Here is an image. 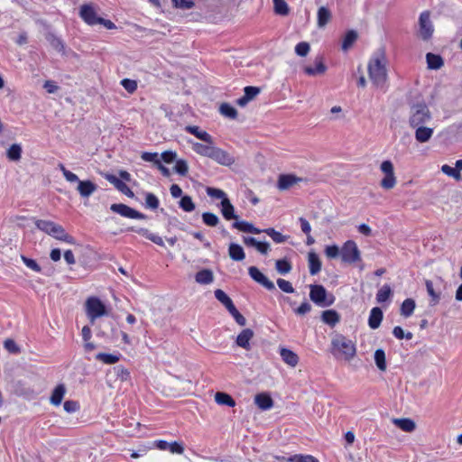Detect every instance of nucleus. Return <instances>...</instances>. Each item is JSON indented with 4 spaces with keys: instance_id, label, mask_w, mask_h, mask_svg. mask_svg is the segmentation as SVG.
Wrapping results in <instances>:
<instances>
[{
    "instance_id": "obj_1",
    "label": "nucleus",
    "mask_w": 462,
    "mask_h": 462,
    "mask_svg": "<svg viewBox=\"0 0 462 462\" xmlns=\"http://www.w3.org/2000/svg\"><path fill=\"white\" fill-rule=\"evenodd\" d=\"M386 58L383 50H379L368 62V75L374 85L383 87L387 79Z\"/></svg>"
},
{
    "instance_id": "obj_2",
    "label": "nucleus",
    "mask_w": 462,
    "mask_h": 462,
    "mask_svg": "<svg viewBox=\"0 0 462 462\" xmlns=\"http://www.w3.org/2000/svg\"><path fill=\"white\" fill-rule=\"evenodd\" d=\"M432 118L428 106L424 102L412 104L410 106L409 125L411 128L421 126L430 122Z\"/></svg>"
},
{
    "instance_id": "obj_3",
    "label": "nucleus",
    "mask_w": 462,
    "mask_h": 462,
    "mask_svg": "<svg viewBox=\"0 0 462 462\" xmlns=\"http://www.w3.org/2000/svg\"><path fill=\"white\" fill-rule=\"evenodd\" d=\"M215 297L217 300H219L229 311L232 317L235 319L236 322L240 326H245L246 319L237 310L235 304L229 296L225 292V291H214Z\"/></svg>"
},
{
    "instance_id": "obj_4",
    "label": "nucleus",
    "mask_w": 462,
    "mask_h": 462,
    "mask_svg": "<svg viewBox=\"0 0 462 462\" xmlns=\"http://www.w3.org/2000/svg\"><path fill=\"white\" fill-rule=\"evenodd\" d=\"M341 260L345 263L352 264L361 261V253L356 243L347 240L341 247Z\"/></svg>"
},
{
    "instance_id": "obj_5",
    "label": "nucleus",
    "mask_w": 462,
    "mask_h": 462,
    "mask_svg": "<svg viewBox=\"0 0 462 462\" xmlns=\"http://www.w3.org/2000/svg\"><path fill=\"white\" fill-rule=\"evenodd\" d=\"M332 346L344 356L346 360H350L356 356L355 344L344 336H339L333 339Z\"/></svg>"
},
{
    "instance_id": "obj_6",
    "label": "nucleus",
    "mask_w": 462,
    "mask_h": 462,
    "mask_svg": "<svg viewBox=\"0 0 462 462\" xmlns=\"http://www.w3.org/2000/svg\"><path fill=\"white\" fill-rule=\"evenodd\" d=\"M87 314L93 322L96 319L107 314L106 305L97 297H90L86 301Z\"/></svg>"
},
{
    "instance_id": "obj_7",
    "label": "nucleus",
    "mask_w": 462,
    "mask_h": 462,
    "mask_svg": "<svg viewBox=\"0 0 462 462\" xmlns=\"http://www.w3.org/2000/svg\"><path fill=\"white\" fill-rule=\"evenodd\" d=\"M380 170L385 174L381 180L380 185L384 189H391L396 184V177L394 176L393 164L391 161H383L381 163Z\"/></svg>"
},
{
    "instance_id": "obj_8",
    "label": "nucleus",
    "mask_w": 462,
    "mask_h": 462,
    "mask_svg": "<svg viewBox=\"0 0 462 462\" xmlns=\"http://www.w3.org/2000/svg\"><path fill=\"white\" fill-rule=\"evenodd\" d=\"M110 210L119 214L122 217L133 219H146L147 216L142 212L132 208L131 207L123 203H115L110 206Z\"/></svg>"
},
{
    "instance_id": "obj_9",
    "label": "nucleus",
    "mask_w": 462,
    "mask_h": 462,
    "mask_svg": "<svg viewBox=\"0 0 462 462\" xmlns=\"http://www.w3.org/2000/svg\"><path fill=\"white\" fill-rule=\"evenodd\" d=\"M310 298L321 308L328 307L335 301V296L328 291H310Z\"/></svg>"
},
{
    "instance_id": "obj_10",
    "label": "nucleus",
    "mask_w": 462,
    "mask_h": 462,
    "mask_svg": "<svg viewBox=\"0 0 462 462\" xmlns=\"http://www.w3.org/2000/svg\"><path fill=\"white\" fill-rule=\"evenodd\" d=\"M420 24V35L424 40L427 41L431 38L433 33V26L430 21V13L423 12L420 14L419 18Z\"/></svg>"
},
{
    "instance_id": "obj_11",
    "label": "nucleus",
    "mask_w": 462,
    "mask_h": 462,
    "mask_svg": "<svg viewBox=\"0 0 462 462\" xmlns=\"http://www.w3.org/2000/svg\"><path fill=\"white\" fill-rule=\"evenodd\" d=\"M102 175L106 180L113 184L115 188L121 193L125 194L128 198L134 197V193L121 179L110 173H103Z\"/></svg>"
},
{
    "instance_id": "obj_12",
    "label": "nucleus",
    "mask_w": 462,
    "mask_h": 462,
    "mask_svg": "<svg viewBox=\"0 0 462 462\" xmlns=\"http://www.w3.org/2000/svg\"><path fill=\"white\" fill-rule=\"evenodd\" d=\"M250 277L266 289H275L273 282H271L257 267L251 266L248 269Z\"/></svg>"
},
{
    "instance_id": "obj_13",
    "label": "nucleus",
    "mask_w": 462,
    "mask_h": 462,
    "mask_svg": "<svg viewBox=\"0 0 462 462\" xmlns=\"http://www.w3.org/2000/svg\"><path fill=\"white\" fill-rule=\"evenodd\" d=\"M210 159L225 166H230L235 162V159L232 155H230L227 152L215 146L213 148Z\"/></svg>"
},
{
    "instance_id": "obj_14",
    "label": "nucleus",
    "mask_w": 462,
    "mask_h": 462,
    "mask_svg": "<svg viewBox=\"0 0 462 462\" xmlns=\"http://www.w3.org/2000/svg\"><path fill=\"white\" fill-rule=\"evenodd\" d=\"M302 180V178L293 174H281L278 179L277 187L280 190H286Z\"/></svg>"
},
{
    "instance_id": "obj_15",
    "label": "nucleus",
    "mask_w": 462,
    "mask_h": 462,
    "mask_svg": "<svg viewBox=\"0 0 462 462\" xmlns=\"http://www.w3.org/2000/svg\"><path fill=\"white\" fill-rule=\"evenodd\" d=\"M315 66H306L303 68L304 73L309 76L322 75L327 71V66L324 63L322 56H317L314 60Z\"/></svg>"
},
{
    "instance_id": "obj_16",
    "label": "nucleus",
    "mask_w": 462,
    "mask_h": 462,
    "mask_svg": "<svg viewBox=\"0 0 462 462\" xmlns=\"http://www.w3.org/2000/svg\"><path fill=\"white\" fill-rule=\"evenodd\" d=\"M51 236L57 240L66 242L69 245L76 244V239L72 236L68 234L66 230L63 228V226L59 224H56L55 227H53Z\"/></svg>"
},
{
    "instance_id": "obj_17",
    "label": "nucleus",
    "mask_w": 462,
    "mask_h": 462,
    "mask_svg": "<svg viewBox=\"0 0 462 462\" xmlns=\"http://www.w3.org/2000/svg\"><path fill=\"white\" fill-rule=\"evenodd\" d=\"M97 189V185L89 180L79 181L77 187V190L82 198H88Z\"/></svg>"
},
{
    "instance_id": "obj_18",
    "label": "nucleus",
    "mask_w": 462,
    "mask_h": 462,
    "mask_svg": "<svg viewBox=\"0 0 462 462\" xmlns=\"http://www.w3.org/2000/svg\"><path fill=\"white\" fill-rule=\"evenodd\" d=\"M80 17L89 25L97 24L98 16L95 12L94 8L90 5H84L80 8Z\"/></svg>"
},
{
    "instance_id": "obj_19",
    "label": "nucleus",
    "mask_w": 462,
    "mask_h": 462,
    "mask_svg": "<svg viewBox=\"0 0 462 462\" xmlns=\"http://www.w3.org/2000/svg\"><path fill=\"white\" fill-rule=\"evenodd\" d=\"M383 318V313L381 308L374 307L371 310L368 318V326L372 329H376L380 327Z\"/></svg>"
},
{
    "instance_id": "obj_20",
    "label": "nucleus",
    "mask_w": 462,
    "mask_h": 462,
    "mask_svg": "<svg viewBox=\"0 0 462 462\" xmlns=\"http://www.w3.org/2000/svg\"><path fill=\"white\" fill-rule=\"evenodd\" d=\"M185 131L187 133H189V134L195 135L197 138H199V140H201L208 144L213 143L212 136L206 131L200 130V128L197 125H187L185 127Z\"/></svg>"
},
{
    "instance_id": "obj_21",
    "label": "nucleus",
    "mask_w": 462,
    "mask_h": 462,
    "mask_svg": "<svg viewBox=\"0 0 462 462\" xmlns=\"http://www.w3.org/2000/svg\"><path fill=\"white\" fill-rule=\"evenodd\" d=\"M254 402L263 411L270 410L273 406V401L269 393H261L255 395Z\"/></svg>"
},
{
    "instance_id": "obj_22",
    "label": "nucleus",
    "mask_w": 462,
    "mask_h": 462,
    "mask_svg": "<svg viewBox=\"0 0 462 462\" xmlns=\"http://www.w3.org/2000/svg\"><path fill=\"white\" fill-rule=\"evenodd\" d=\"M221 214L226 220L238 219V216L235 213V208L229 199H225L220 202Z\"/></svg>"
},
{
    "instance_id": "obj_23",
    "label": "nucleus",
    "mask_w": 462,
    "mask_h": 462,
    "mask_svg": "<svg viewBox=\"0 0 462 462\" xmlns=\"http://www.w3.org/2000/svg\"><path fill=\"white\" fill-rule=\"evenodd\" d=\"M415 131V139L419 143H426L430 140L433 134V128L427 127L424 125L417 126L414 128Z\"/></svg>"
},
{
    "instance_id": "obj_24",
    "label": "nucleus",
    "mask_w": 462,
    "mask_h": 462,
    "mask_svg": "<svg viewBox=\"0 0 462 462\" xmlns=\"http://www.w3.org/2000/svg\"><path fill=\"white\" fill-rule=\"evenodd\" d=\"M254 337V331L251 328L243 329L236 337V344L238 346L245 349L250 348L249 341Z\"/></svg>"
},
{
    "instance_id": "obj_25",
    "label": "nucleus",
    "mask_w": 462,
    "mask_h": 462,
    "mask_svg": "<svg viewBox=\"0 0 462 462\" xmlns=\"http://www.w3.org/2000/svg\"><path fill=\"white\" fill-rule=\"evenodd\" d=\"M127 231L136 232L160 246L164 245L163 240L161 236L151 233L146 228L135 229L134 226H131L127 228Z\"/></svg>"
},
{
    "instance_id": "obj_26",
    "label": "nucleus",
    "mask_w": 462,
    "mask_h": 462,
    "mask_svg": "<svg viewBox=\"0 0 462 462\" xmlns=\"http://www.w3.org/2000/svg\"><path fill=\"white\" fill-rule=\"evenodd\" d=\"M308 263L310 273L316 275L321 270V261L319 255L315 252H310L308 254Z\"/></svg>"
},
{
    "instance_id": "obj_27",
    "label": "nucleus",
    "mask_w": 462,
    "mask_h": 462,
    "mask_svg": "<svg viewBox=\"0 0 462 462\" xmlns=\"http://www.w3.org/2000/svg\"><path fill=\"white\" fill-rule=\"evenodd\" d=\"M281 357L284 363L295 367L299 363V356L291 349L282 347L280 351Z\"/></svg>"
},
{
    "instance_id": "obj_28",
    "label": "nucleus",
    "mask_w": 462,
    "mask_h": 462,
    "mask_svg": "<svg viewBox=\"0 0 462 462\" xmlns=\"http://www.w3.org/2000/svg\"><path fill=\"white\" fill-rule=\"evenodd\" d=\"M393 422L395 426L405 432H412L416 429V424L410 418L393 419Z\"/></svg>"
},
{
    "instance_id": "obj_29",
    "label": "nucleus",
    "mask_w": 462,
    "mask_h": 462,
    "mask_svg": "<svg viewBox=\"0 0 462 462\" xmlns=\"http://www.w3.org/2000/svg\"><path fill=\"white\" fill-rule=\"evenodd\" d=\"M426 61L428 65V69H439L444 65V60L442 57L439 54H434L429 52L426 54Z\"/></svg>"
},
{
    "instance_id": "obj_30",
    "label": "nucleus",
    "mask_w": 462,
    "mask_h": 462,
    "mask_svg": "<svg viewBox=\"0 0 462 462\" xmlns=\"http://www.w3.org/2000/svg\"><path fill=\"white\" fill-rule=\"evenodd\" d=\"M232 227L238 229L239 231L252 234H261L262 229L255 227L253 224L246 221H235L232 224Z\"/></svg>"
},
{
    "instance_id": "obj_31",
    "label": "nucleus",
    "mask_w": 462,
    "mask_h": 462,
    "mask_svg": "<svg viewBox=\"0 0 462 462\" xmlns=\"http://www.w3.org/2000/svg\"><path fill=\"white\" fill-rule=\"evenodd\" d=\"M66 393V387L63 383L58 384L51 393L50 401L51 403L58 406L61 403L62 399Z\"/></svg>"
},
{
    "instance_id": "obj_32",
    "label": "nucleus",
    "mask_w": 462,
    "mask_h": 462,
    "mask_svg": "<svg viewBox=\"0 0 462 462\" xmlns=\"http://www.w3.org/2000/svg\"><path fill=\"white\" fill-rule=\"evenodd\" d=\"M321 319L324 323L330 327H335L340 320L339 314L334 310H324L321 315Z\"/></svg>"
},
{
    "instance_id": "obj_33",
    "label": "nucleus",
    "mask_w": 462,
    "mask_h": 462,
    "mask_svg": "<svg viewBox=\"0 0 462 462\" xmlns=\"http://www.w3.org/2000/svg\"><path fill=\"white\" fill-rule=\"evenodd\" d=\"M228 254L230 258L234 261H242L245 257L243 247L240 245L235 243H231L229 245Z\"/></svg>"
},
{
    "instance_id": "obj_34",
    "label": "nucleus",
    "mask_w": 462,
    "mask_h": 462,
    "mask_svg": "<svg viewBox=\"0 0 462 462\" xmlns=\"http://www.w3.org/2000/svg\"><path fill=\"white\" fill-rule=\"evenodd\" d=\"M215 401L219 405H226L228 407H235L236 406V401L234 398L224 392H217L215 394Z\"/></svg>"
},
{
    "instance_id": "obj_35",
    "label": "nucleus",
    "mask_w": 462,
    "mask_h": 462,
    "mask_svg": "<svg viewBox=\"0 0 462 462\" xmlns=\"http://www.w3.org/2000/svg\"><path fill=\"white\" fill-rule=\"evenodd\" d=\"M45 38L53 49H55L59 52H64L65 46L60 38H59L53 32H51L46 33Z\"/></svg>"
},
{
    "instance_id": "obj_36",
    "label": "nucleus",
    "mask_w": 462,
    "mask_h": 462,
    "mask_svg": "<svg viewBox=\"0 0 462 462\" xmlns=\"http://www.w3.org/2000/svg\"><path fill=\"white\" fill-rule=\"evenodd\" d=\"M195 280L203 285L209 284L213 281V273L209 269H203L196 273Z\"/></svg>"
},
{
    "instance_id": "obj_37",
    "label": "nucleus",
    "mask_w": 462,
    "mask_h": 462,
    "mask_svg": "<svg viewBox=\"0 0 462 462\" xmlns=\"http://www.w3.org/2000/svg\"><path fill=\"white\" fill-rule=\"evenodd\" d=\"M265 233L268 235L275 243L282 244L286 242L289 239V236L282 235V233L276 231L273 227H268L262 230V233Z\"/></svg>"
},
{
    "instance_id": "obj_38",
    "label": "nucleus",
    "mask_w": 462,
    "mask_h": 462,
    "mask_svg": "<svg viewBox=\"0 0 462 462\" xmlns=\"http://www.w3.org/2000/svg\"><path fill=\"white\" fill-rule=\"evenodd\" d=\"M416 307L415 300L408 298L403 300V302L401 305V315L408 318L412 315L414 309Z\"/></svg>"
},
{
    "instance_id": "obj_39",
    "label": "nucleus",
    "mask_w": 462,
    "mask_h": 462,
    "mask_svg": "<svg viewBox=\"0 0 462 462\" xmlns=\"http://www.w3.org/2000/svg\"><path fill=\"white\" fill-rule=\"evenodd\" d=\"M34 223L36 227L44 232L45 234L51 236L53 227H55V225L57 223L51 221V220H43V219H34Z\"/></svg>"
},
{
    "instance_id": "obj_40",
    "label": "nucleus",
    "mask_w": 462,
    "mask_h": 462,
    "mask_svg": "<svg viewBox=\"0 0 462 462\" xmlns=\"http://www.w3.org/2000/svg\"><path fill=\"white\" fill-rule=\"evenodd\" d=\"M374 358L377 368L380 371H385L387 365L384 350L382 348L376 349L374 355Z\"/></svg>"
},
{
    "instance_id": "obj_41",
    "label": "nucleus",
    "mask_w": 462,
    "mask_h": 462,
    "mask_svg": "<svg viewBox=\"0 0 462 462\" xmlns=\"http://www.w3.org/2000/svg\"><path fill=\"white\" fill-rule=\"evenodd\" d=\"M331 19L330 11L325 7L321 6L318 10V25L319 27H324Z\"/></svg>"
},
{
    "instance_id": "obj_42",
    "label": "nucleus",
    "mask_w": 462,
    "mask_h": 462,
    "mask_svg": "<svg viewBox=\"0 0 462 462\" xmlns=\"http://www.w3.org/2000/svg\"><path fill=\"white\" fill-rule=\"evenodd\" d=\"M120 354H108V353H98L96 356V359L102 361L104 364L106 365H114L117 363L120 360Z\"/></svg>"
},
{
    "instance_id": "obj_43",
    "label": "nucleus",
    "mask_w": 462,
    "mask_h": 462,
    "mask_svg": "<svg viewBox=\"0 0 462 462\" xmlns=\"http://www.w3.org/2000/svg\"><path fill=\"white\" fill-rule=\"evenodd\" d=\"M219 112L221 115L230 119H236L238 115L237 110L228 103L221 104Z\"/></svg>"
},
{
    "instance_id": "obj_44",
    "label": "nucleus",
    "mask_w": 462,
    "mask_h": 462,
    "mask_svg": "<svg viewBox=\"0 0 462 462\" xmlns=\"http://www.w3.org/2000/svg\"><path fill=\"white\" fill-rule=\"evenodd\" d=\"M214 146L211 144H203L200 143H195L193 144V150L199 155L210 158Z\"/></svg>"
},
{
    "instance_id": "obj_45",
    "label": "nucleus",
    "mask_w": 462,
    "mask_h": 462,
    "mask_svg": "<svg viewBox=\"0 0 462 462\" xmlns=\"http://www.w3.org/2000/svg\"><path fill=\"white\" fill-rule=\"evenodd\" d=\"M357 37H358V35L356 31H354V30L348 31L343 39L342 49L344 51H347L357 40Z\"/></svg>"
},
{
    "instance_id": "obj_46",
    "label": "nucleus",
    "mask_w": 462,
    "mask_h": 462,
    "mask_svg": "<svg viewBox=\"0 0 462 462\" xmlns=\"http://www.w3.org/2000/svg\"><path fill=\"white\" fill-rule=\"evenodd\" d=\"M6 156L10 161H19L22 156V147L20 144L14 143L7 150Z\"/></svg>"
},
{
    "instance_id": "obj_47",
    "label": "nucleus",
    "mask_w": 462,
    "mask_h": 462,
    "mask_svg": "<svg viewBox=\"0 0 462 462\" xmlns=\"http://www.w3.org/2000/svg\"><path fill=\"white\" fill-rule=\"evenodd\" d=\"M144 196H145V204H144L145 208L152 209V210H156L160 206L159 199L153 193H151V192L144 193Z\"/></svg>"
},
{
    "instance_id": "obj_48",
    "label": "nucleus",
    "mask_w": 462,
    "mask_h": 462,
    "mask_svg": "<svg viewBox=\"0 0 462 462\" xmlns=\"http://www.w3.org/2000/svg\"><path fill=\"white\" fill-rule=\"evenodd\" d=\"M180 208L185 212H191L195 209V203L189 195L182 196L180 202Z\"/></svg>"
},
{
    "instance_id": "obj_49",
    "label": "nucleus",
    "mask_w": 462,
    "mask_h": 462,
    "mask_svg": "<svg viewBox=\"0 0 462 462\" xmlns=\"http://www.w3.org/2000/svg\"><path fill=\"white\" fill-rule=\"evenodd\" d=\"M287 462H319L318 458L311 455L296 454L287 457Z\"/></svg>"
},
{
    "instance_id": "obj_50",
    "label": "nucleus",
    "mask_w": 462,
    "mask_h": 462,
    "mask_svg": "<svg viewBox=\"0 0 462 462\" xmlns=\"http://www.w3.org/2000/svg\"><path fill=\"white\" fill-rule=\"evenodd\" d=\"M274 12L280 15H287L290 12L289 6L284 0H273Z\"/></svg>"
},
{
    "instance_id": "obj_51",
    "label": "nucleus",
    "mask_w": 462,
    "mask_h": 462,
    "mask_svg": "<svg viewBox=\"0 0 462 462\" xmlns=\"http://www.w3.org/2000/svg\"><path fill=\"white\" fill-rule=\"evenodd\" d=\"M202 221L208 226H217L219 223V218L214 213L204 212L202 214Z\"/></svg>"
},
{
    "instance_id": "obj_52",
    "label": "nucleus",
    "mask_w": 462,
    "mask_h": 462,
    "mask_svg": "<svg viewBox=\"0 0 462 462\" xmlns=\"http://www.w3.org/2000/svg\"><path fill=\"white\" fill-rule=\"evenodd\" d=\"M275 268L281 274H286L291 270V264L287 259H280L275 263Z\"/></svg>"
},
{
    "instance_id": "obj_53",
    "label": "nucleus",
    "mask_w": 462,
    "mask_h": 462,
    "mask_svg": "<svg viewBox=\"0 0 462 462\" xmlns=\"http://www.w3.org/2000/svg\"><path fill=\"white\" fill-rule=\"evenodd\" d=\"M324 253L329 259H335L338 256L341 257V248H339L337 245H327L325 247Z\"/></svg>"
},
{
    "instance_id": "obj_54",
    "label": "nucleus",
    "mask_w": 462,
    "mask_h": 462,
    "mask_svg": "<svg viewBox=\"0 0 462 462\" xmlns=\"http://www.w3.org/2000/svg\"><path fill=\"white\" fill-rule=\"evenodd\" d=\"M174 171L181 176H186L189 171V166L187 162L183 159L176 160Z\"/></svg>"
},
{
    "instance_id": "obj_55",
    "label": "nucleus",
    "mask_w": 462,
    "mask_h": 462,
    "mask_svg": "<svg viewBox=\"0 0 462 462\" xmlns=\"http://www.w3.org/2000/svg\"><path fill=\"white\" fill-rule=\"evenodd\" d=\"M441 171L446 175L454 178L456 180L459 181L462 179L460 172H458L455 168L450 167L448 164H444L441 167Z\"/></svg>"
},
{
    "instance_id": "obj_56",
    "label": "nucleus",
    "mask_w": 462,
    "mask_h": 462,
    "mask_svg": "<svg viewBox=\"0 0 462 462\" xmlns=\"http://www.w3.org/2000/svg\"><path fill=\"white\" fill-rule=\"evenodd\" d=\"M310 50V46L307 42H300L295 47V52L300 57H306Z\"/></svg>"
},
{
    "instance_id": "obj_57",
    "label": "nucleus",
    "mask_w": 462,
    "mask_h": 462,
    "mask_svg": "<svg viewBox=\"0 0 462 462\" xmlns=\"http://www.w3.org/2000/svg\"><path fill=\"white\" fill-rule=\"evenodd\" d=\"M260 92L261 88L258 87L247 86L244 88V96L249 99V101L253 100Z\"/></svg>"
},
{
    "instance_id": "obj_58",
    "label": "nucleus",
    "mask_w": 462,
    "mask_h": 462,
    "mask_svg": "<svg viewBox=\"0 0 462 462\" xmlns=\"http://www.w3.org/2000/svg\"><path fill=\"white\" fill-rule=\"evenodd\" d=\"M207 194L211 197V198H214V199H220L221 200H224L225 199H228L226 197V194L222 190V189H216V188H210L208 187L207 189Z\"/></svg>"
},
{
    "instance_id": "obj_59",
    "label": "nucleus",
    "mask_w": 462,
    "mask_h": 462,
    "mask_svg": "<svg viewBox=\"0 0 462 462\" xmlns=\"http://www.w3.org/2000/svg\"><path fill=\"white\" fill-rule=\"evenodd\" d=\"M121 85L128 93H134L137 89V82L130 79H124Z\"/></svg>"
},
{
    "instance_id": "obj_60",
    "label": "nucleus",
    "mask_w": 462,
    "mask_h": 462,
    "mask_svg": "<svg viewBox=\"0 0 462 462\" xmlns=\"http://www.w3.org/2000/svg\"><path fill=\"white\" fill-rule=\"evenodd\" d=\"M311 310V305L304 300L299 307L293 309V311L298 316H304Z\"/></svg>"
},
{
    "instance_id": "obj_61",
    "label": "nucleus",
    "mask_w": 462,
    "mask_h": 462,
    "mask_svg": "<svg viewBox=\"0 0 462 462\" xmlns=\"http://www.w3.org/2000/svg\"><path fill=\"white\" fill-rule=\"evenodd\" d=\"M4 346L8 352L12 354H17L20 352L19 346H17L15 341L11 338H7L5 340Z\"/></svg>"
},
{
    "instance_id": "obj_62",
    "label": "nucleus",
    "mask_w": 462,
    "mask_h": 462,
    "mask_svg": "<svg viewBox=\"0 0 462 462\" xmlns=\"http://www.w3.org/2000/svg\"><path fill=\"white\" fill-rule=\"evenodd\" d=\"M392 292L393 291H378L376 301L381 304L390 301L391 297L393 296Z\"/></svg>"
},
{
    "instance_id": "obj_63",
    "label": "nucleus",
    "mask_w": 462,
    "mask_h": 462,
    "mask_svg": "<svg viewBox=\"0 0 462 462\" xmlns=\"http://www.w3.org/2000/svg\"><path fill=\"white\" fill-rule=\"evenodd\" d=\"M63 408L67 412L72 413L79 411L80 406L77 401L68 400L64 402Z\"/></svg>"
},
{
    "instance_id": "obj_64",
    "label": "nucleus",
    "mask_w": 462,
    "mask_h": 462,
    "mask_svg": "<svg viewBox=\"0 0 462 462\" xmlns=\"http://www.w3.org/2000/svg\"><path fill=\"white\" fill-rule=\"evenodd\" d=\"M115 372L117 378H119L121 381H127L130 379V372L123 366L115 367Z\"/></svg>"
}]
</instances>
